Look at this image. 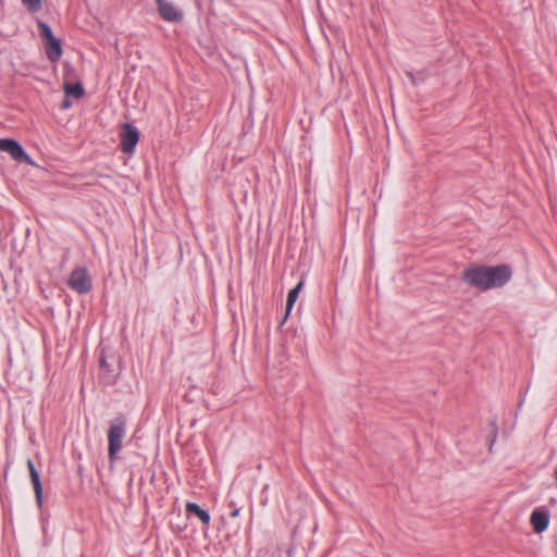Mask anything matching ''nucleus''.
<instances>
[{"mask_svg": "<svg viewBox=\"0 0 557 557\" xmlns=\"http://www.w3.org/2000/svg\"><path fill=\"white\" fill-rule=\"evenodd\" d=\"M161 17L171 23L181 22L184 12L171 0H156Z\"/></svg>", "mask_w": 557, "mask_h": 557, "instance_id": "nucleus-4", "label": "nucleus"}, {"mask_svg": "<svg viewBox=\"0 0 557 557\" xmlns=\"http://www.w3.org/2000/svg\"><path fill=\"white\" fill-rule=\"evenodd\" d=\"M139 140V133L136 127L129 123L122 126L121 132V148L125 153L132 154Z\"/></svg>", "mask_w": 557, "mask_h": 557, "instance_id": "nucleus-5", "label": "nucleus"}, {"mask_svg": "<svg viewBox=\"0 0 557 557\" xmlns=\"http://www.w3.org/2000/svg\"><path fill=\"white\" fill-rule=\"evenodd\" d=\"M186 509H187L188 512L194 513L195 516H197L199 518V520L203 524H208L210 522V515H209V512L206 511L205 509H201L197 504H195V503H187L186 504Z\"/></svg>", "mask_w": 557, "mask_h": 557, "instance_id": "nucleus-12", "label": "nucleus"}, {"mask_svg": "<svg viewBox=\"0 0 557 557\" xmlns=\"http://www.w3.org/2000/svg\"><path fill=\"white\" fill-rule=\"evenodd\" d=\"M125 433L124 423L111 425L109 430V456L114 458L122 447V438Z\"/></svg>", "mask_w": 557, "mask_h": 557, "instance_id": "nucleus-7", "label": "nucleus"}, {"mask_svg": "<svg viewBox=\"0 0 557 557\" xmlns=\"http://www.w3.org/2000/svg\"><path fill=\"white\" fill-rule=\"evenodd\" d=\"M27 467L29 470V475H30V480L33 483L34 492L36 495V500H37L38 506L40 507L42 504V485L40 482L39 472L37 471V469L35 468V466L30 459L27 460Z\"/></svg>", "mask_w": 557, "mask_h": 557, "instance_id": "nucleus-8", "label": "nucleus"}, {"mask_svg": "<svg viewBox=\"0 0 557 557\" xmlns=\"http://www.w3.org/2000/svg\"><path fill=\"white\" fill-rule=\"evenodd\" d=\"M304 287V281H300L289 293H288V296H287V301H286V312H285V317H284V320L287 319V317L289 315L292 309H293V306L294 304L296 302L297 298H298V295L299 293L301 292Z\"/></svg>", "mask_w": 557, "mask_h": 557, "instance_id": "nucleus-11", "label": "nucleus"}, {"mask_svg": "<svg viewBox=\"0 0 557 557\" xmlns=\"http://www.w3.org/2000/svg\"><path fill=\"white\" fill-rule=\"evenodd\" d=\"M531 524L536 533L544 532L549 523V515L543 510H534L530 518Z\"/></svg>", "mask_w": 557, "mask_h": 557, "instance_id": "nucleus-9", "label": "nucleus"}, {"mask_svg": "<svg viewBox=\"0 0 557 557\" xmlns=\"http://www.w3.org/2000/svg\"><path fill=\"white\" fill-rule=\"evenodd\" d=\"M238 513H239V512H238V510H234V511L231 513V516H232V517H237V516H238Z\"/></svg>", "mask_w": 557, "mask_h": 557, "instance_id": "nucleus-15", "label": "nucleus"}, {"mask_svg": "<svg viewBox=\"0 0 557 557\" xmlns=\"http://www.w3.org/2000/svg\"><path fill=\"white\" fill-rule=\"evenodd\" d=\"M38 26L45 40L48 59L52 62L60 60L63 53L60 40L53 35L52 29L46 23L39 22Z\"/></svg>", "mask_w": 557, "mask_h": 557, "instance_id": "nucleus-2", "label": "nucleus"}, {"mask_svg": "<svg viewBox=\"0 0 557 557\" xmlns=\"http://www.w3.org/2000/svg\"><path fill=\"white\" fill-rule=\"evenodd\" d=\"M0 151L8 152L16 162H25L33 166L36 165L34 160L26 153L21 144L15 139H0Z\"/></svg>", "mask_w": 557, "mask_h": 557, "instance_id": "nucleus-3", "label": "nucleus"}, {"mask_svg": "<svg viewBox=\"0 0 557 557\" xmlns=\"http://www.w3.org/2000/svg\"><path fill=\"white\" fill-rule=\"evenodd\" d=\"M69 285L79 294H85L91 289V280L85 269H76L69 278Z\"/></svg>", "mask_w": 557, "mask_h": 557, "instance_id": "nucleus-6", "label": "nucleus"}, {"mask_svg": "<svg viewBox=\"0 0 557 557\" xmlns=\"http://www.w3.org/2000/svg\"><path fill=\"white\" fill-rule=\"evenodd\" d=\"M71 106H72L71 101H70V100H69V98L66 97V98L64 99V101L62 102V109L67 110V109H70V108H71Z\"/></svg>", "mask_w": 557, "mask_h": 557, "instance_id": "nucleus-14", "label": "nucleus"}, {"mask_svg": "<svg viewBox=\"0 0 557 557\" xmlns=\"http://www.w3.org/2000/svg\"><path fill=\"white\" fill-rule=\"evenodd\" d=\"M511 275L510 267L502 264L496 267H472L463 272L462 277L467 284L487 290L504 286L510 281Z\"/></svg>", "mask_w": 557, "mask_h": 557, "instance_id": "nucleus-1", "label": "nucleus"}, {"mask_svg": "<svg viewBox=\"0 0 557 557\" xmlns=\"http://www.w3.org/2000/svg\"><path fill=\"white\" fill-rule=\"evenodd\" d=\"M63 90H64L65 97H67V98L72 97L75 99H79L85 94L84 87L81 83H76V84L72 85V84L65 82L63 85Z\"/></svg>", "mask_w": 557, "mask_h": 557, "instance_id": "nucleus-10", "label": "nucleus"}, {"mask_svg": "<svg viewBox=\"0 0 557 557\" xmlns=\"http://www.w3.org/2000/svg\"><path fill=\"white\" fill-rule=\"evenodd\" d=\"M23 5L30 12H37L41 9V0H21Z\"/></svg>", "mask_w": 557, "mask_h": 557, "instance_id": "nucleus-13", "label": "nucleus"}]
</instances>
